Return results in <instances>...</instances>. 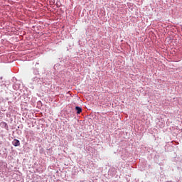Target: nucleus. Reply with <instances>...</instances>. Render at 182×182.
Instances as JSON below:
<instances>
[{
  "instance_id": "nucleus-3",
  "label": "nucleus",
  "mask_w": 182,
  "mask_h": 182,
  "mask_svg": "<svg viewBox=\"0 0 182 182\" xmlns=\"http://www.w3.org/2000/svg\"><path fill=\"white\" fill-rule=\"evenodd\" d=\"M4 124H5V126H6V123L4 122Z\"/></svg>"
},
{
  "instance_id": "nucleus-2",
  "label": "nucleus",
  "mask_w": 182,
  "mask_h": 182,
  "mask_svg": "<svg viewBox=\"0 0 182 182\" xmlns=\"http://www.w3.org/2000/svg\"><path fill=\"white\" fill-rule=\"evenodd\" d=\"M75 110L77 111V114H80V113H82V108L80 107H75Z\"/></svg>"
},
{
  "instance_id": "nucleus-1",
  "label": "nucleus",
  "mask_w": 182,
  "mask_h": 182,
  "mask_svg": "<svg viewBox=\"0 0 182 182\" xmlns=\"http://www.w3.org/2000/svg\"><path fill=\"white\" fill-rule=\"evenodd\" d=\"M13 145H14L15 147H18V146H21V142L18 139H14L13 141Z\"/></svg>"
}]
</instances>
